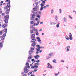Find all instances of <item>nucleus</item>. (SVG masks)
Segmentation results:
<instances>
[{
    "instance_id": "obj_1",
    "label": "nucleus",
    "mask_w": 76,
    "mask_h": 76,
    "mask_svg": "<svg viewBox=\"0 0 76 76\" xmlns=\"http://www.w3.org/2000/svg\"><path fill=\"white\" fill-rule=\"evenodd\" d=\"M31 39H33L31 40V41L30 42H33L31 44V46H32L34 48L35 46L36 45V43L35 42L36 41V39H35V34H32L31 35Z\"/></svg>"
},
{
    "instance_id": "obj_2",
    "label": "nucleus",
    "mask_w": 76,
    "mask_h": 76,
    "mask_svg": "<svg viewBox=\"0 0 76 76\" xmlns=\"http://www.w3.org/2000/svg\"><path fill=\"white\" fill-rule=\"evenodd\" d=\"M5 2H8L7 3V6H5L4 7V9L5 10H7V9H10V0H6L5 1Z\"/></svg>"
},
{
    "instance_id": "obj_3",
    "label": "nucleus",
    "mask_w": 76,
    "mask_h": 76,
    "mask_svg": "<svg viewBox=\"0 0 76 76\" xmlns=\"http://www.w3.org/2000/svg\"><path fill=\"white\" fill-rule=\"evenodd\" d=\"M5 20H4V22H5L6 24H7L8 23V20L9 19V15H7L6 16H5L4 17Z\"/></svg>"
},
{
    "instance_id": "obj_4",
    "label": "nucleus",
    "mask_w": 76,
    "mask_h": 76,
    "mask_svg": "<svg viewBox=\"0 0 76 76\" xmlns=\"http://www.w3.org/2000/svg\"><path fill=\"white\" fill-rule=\"evenodd\" d=\"M31 17L30 18L31 20H34L35 19V14H33V15H32V14H31Z\"/></svg>"
},
{
    "instance_id": "obj_5",
    "label": "nucleus",
    "mask_w": 76,
    "mask_h": 76,
    "mask_svg": "<svg viewBox=\"0 0 76 76\" xmlns=\"http://www.w3.org/2000/svg\"><path fill=\"white\" fill-rule=\"evenodd\" d=\"M26 65L27 66H25L24 68V69H29L30 68V66L29 65V63L28 62L26 63Z\"/></svg>"
},
{
    "instance_id": "obj_6",
    "label": "nucleus",
    "mask_w": 76,
    "mask_h": 76,
    "mask_svg": "<svg viewBox=\"0 0 76 76\" xmlns=\"http://www.w3.org/2000/svg\"><path fill=\"white\" fill-rule=\"evenodd\" d=\"M36 47H37V48H36V50H39V51H40V49H41V48H40V45H36Z\"/></svg>"
},
{
    "instance_id": "obj_7",
    "label": "nucleus",
    "mask_w": 76,
    "mask_h": 76,
    "mask_svg": "<svg viewBox=\"0 0 76 76\" xmlns=\"http://www.w3.org/2000/svg\"><path fill=\"white\" fill-rule=\"evenodd\" d=\"M48 68H49V69H52L53 68V67L50 65L49 63H48Z\"/></svg>"
},
{
    "instance_id": "obj_8",
    "label": "nucleus",
    "mask_w": 76,
    "mask_h": 76,
    "mask_svg": "<svg viewBox=\"0 0 76 76\" xmlns=\"http://www.w3.org/2000/svg\"><path fill=\"white\" fill-rule=\"evenodd\" d=\"M10 8L8 9L7 10L5 11L6 14H9V12H10Z\"/></svg>"
},
{
    "instance_id": "obj_9",
    "label": "nucleus",
    "mask_w": 76,
    "mask_h": 76,
    "mask_svg": "<svg viewBox=\"0 0 76 76\" xmlns=\"http://www.w3.org/2000/svg\"><path fill=\"white\" fill-rule=\"evenodd\" d=\"M24 72L25 73H27L29 72V69H24Z\"/></svg>"
},
{
    "instance_id": "obj_10",
    "label": "nucleus",
    "mask_w": 76,
    "mask_h": 76,
    "mask_svg": "<svg viewBox=\"0 0 76 76\" xmlns=\"http://www.w3.org/2000/svg\"><path fill=\"white\" fill-rule=\"evenodd\" d=\"M36 39L38 40L37 41H38V42H41V39L39 37H37Z\"/></svg>"
},
{
    "instance_id": "obj_11",
    "label": "nucleus",
    "mask_w": 76,
    "mask_h": 76,
    "mask_svg": "<svg viewBox=\"0 0 76 76\" xmlns=\"http://www.w3.org/2000/svg\"><path fill=\"white\" fill-rule=\"evenodd\" d=\"M70 46H67V52H68L70 51Z\"/></svg>"
},
{
    "instance_id": "obj_12",
    "label": "nucleus",
    "mask_w": 76,
    "mask_h": 76,
    "mask_svg": "<svg viewBox=\"0 0 76 76\" xmlns=\"http://www.w3.org/2000/svg\"><path fill=\"white\" fill-rule=\"evenodd\" d=\"M39 57V56L37 55L36 56H34V58H35L36 59H38V58Z\"/></svg>"
},
{
    "instance_id": "obj_13",
    "label": "nucleus",
    "mask_w": 76,
    "mask_h": 76,
    "mask_svg": "<svg viewBox=\"0 0 76 76\" xmlns=\"http://www.w3.org/2000/svg\"><path fill=\"white\" fill-rule=\"evenodd\" d=\"M69 39L70 40H72L73 39V37H72V35L71 34L69 35Z\"/></svg>"
},
{
    "instance_id": "obj_14",
    "label": "nucleus",
    "mask_w": 76,
    "mask_h": 76,
    "mask_svg": "<svg viewBox=\"0 0 76 76\" xmlns=\"http://www.w3.org/2000/svg\"><path fill=\"white\" fill-rule=\"evenodd\" d=\"M8 25L7 24H4L2 25V27L3 28H5L6 26H7Z\"/></svg>"
},
{
    "instance_id": "obj_15",
    "label": "nucleus",
    "mask_w": 76,
    "mask_h": 76,
    "mask_svg": "<svg viewBox=\"0 0 76 76\" xmlns=\"http://www.w3.org/2000/svg\"><path fill=\"white\" fill-rule=\"evenodd\" d=\"M34 53V50H30L29 51V54H32Z\"/></svg>"
},
{
    "instance_id": "obj_16",
    "label": "nucleus",
    "mask_w": 76,
    "mask_h": 76,
    "mask_svg": "<svg viewBox=\"0 0 76 76\" xmlns=\"http://www.w3.org/2000/svg\"><path fill=\"white\" fill-rule=\"evenodd\" d=\"M3 48V43L2 42H0V48Z\"/></svg>"
},
{
    "instance_id": "obj_17",
    "label": "nucleus",
    "mask_w": 76,
    "mask_h": 76,
    "mask_svg": "<svg viewBox=\"0 0 76 76\" xmlns=\"http://www.w3.org/2000/svg\"><path fill=\"white\" fill-rule=\"evenodd\" d=\"M57 23L58 24L56 25V27L57 28H58L59 27V25H60V21H58V22Z\"/></svg>"
},
{
    "instance_id": "obj_18",
    "label": "nucleus",
    "mask_w": 76,
    "mask_h": 76,
    "mask_svg": "<svg viewBox=\"0 0 76 76\" xmlns=\"http://www.w3.org/2000/svg\"><path fill=\"white\" fill-rule=\"evenodd\" d=\"M29 73L30 75H31L30 76H35V75H32V72H29Z\"/></svg>"
},
{
    "instance_id": "obj_19",
    "label": "nucleus",
    "mask_w": 76,
    "mask_h": 76,
    "mask_svg": "<svg viewBox=\"0 0 76 76\" xmlns=\"http://www.w3.org/2000/svg\"><path fill=\"white\" fill-rule=\"evenodd\" d=\"M64 21L65 22H67V19L66 17H64Z\"/></svg>"
},
{
    "instance_id": "obj_20",
    "label": "nucleus",
    "mask_w": 76,
    "mask_h": 76,
    "mask_svg": "<svg viewBox=\"0 0 76 76\" xmlns=\"http://www.w3.org/2000/svg\"><path fill=\"white\" fill-rule=\"evenodd\" d=\"M36 17L38 18H39V19H41V18H40V17H41V15H37Z\"/></svg>"
},
{
    "instance_id": "obj_21",
    "label": "nucleus",
    "mask_w": 76,
    "mask_h": 76,
    "mask_svg": "<svg viewBox=\"0 0 76 76\" xmlns=\"http://www.w3.org/2000/svg\"><path fill=\"white\" fill-rule=\"evenodd\" d=\"M38 10V8L37 7H34L33 8V10L34 11H37Z\"/></svg>"
},
{
    "instance_id": "obj_22",
    "label": "nucleus",
    "mask_w": 76,
    "mask_h": 76,
    "mask_svg": "<svg viewBox=\"0 0 76 76\" xmlns=\"http://www.w3.org/2000/svg\"><path fill=\"white\" fill-rule=\"evenodd\" d=\"M43 9H44V7H41L40 8V11H42V10Z\"/></svg>"
},
{
    "instance_id": "obj_23",
    "label": "nucleus",
    "mask_w": 76,
    "mask_h": 76,
    "mask_svg": "<svg viewBox=\"0 0 76 76\" xmlns=\"http://www.w3.org/2000/svg\"><path fill=\"white\" fill-rule=\"evenodd\" d=\"M44 5H45V4L43 3H41L40 4L41 7H44L43 6H44Z\"/></svg>"
},
{
    "instance_id": "obj_24",
    "label": "nucleus",
    "mask_w": 76,
    "mask_h": 76,
    "mask_svg": "<svg viewBox=\"0 0 76 76\" xmlns=\"http://www.w3.org/2000/svg\"><path fill=\"white\" fill-rule=\"evenodd\" d=\"M57 21H56V20L54 21L53 23V25H56V23H57Z\"/></svg>"
},
{
    "instance_id": "obj_25",
    "label": "nucleus",
    "mask_w": 76,
    "mask_h": 76,
    "mask_svg": "<svg viewBox=\"0 0 76 76\" xmlns=\"http://www.w3.org/2000/svg\"><path fill=\"white\" fill-rule=\"evenodd\" d=\"M4 30H5V31H4V32H5V33H7V29L4 28Z\"/></svg>"
},
{
    "instance_id": "obj_26",
    "label": "nucleus",
    "mask_w": 76,
    "mask_h": 76,
    "mask_svg": "<svg viewBox=\"0 0 76 76\" xmlns=\"http://www.w3.org/2000/svg\"><path fill=\"white\" fill-rule=\"evenodd\" d=\"M1 40H3L4 39V38L2 36H1L0 37Z\"/></svg>"
},
{
    "instance_id": "obj_27",
    "label": "nucleus",
    "mask_w": 76,
    "mask_h": 76,
    "mask_svg": "<svg viewBox=\"0 0 76 76\" xmlns=\"http://www.w3.org/2000/svg\"><path fill=\"white\" fill-rule=\"evenodd\" d=\"M31 58H32V57L29 56L28 57V60H30L31 59Z\"/></svg>"
},
{
    "instance_id": "obj_28",
    "label": "nucleus",
    "mask_w": 76,
    "mask_h": 76,
    "mask_svg": "<svg viewBox=\"0 0 76 76\" xmlns=\"http://www.w3.org/2000/svg\"><path fill=\"white\" fill-rule=\"evenodd\" d=\"M49 56H50V57H51V56H53V53H51L49 54Z\"/></svg>"
},
{
    "instance_id": "obj_29",
    "label": "nucleus",
    "mask_w": 76,
    "mask_h": 76,
    "mask_svg": "<svg viewBox=\"0 0 76 76\" xmlns=\"http://www.w3.org/2000/svg\"><path fill=\"white\" fill-rule=\"evenodd\" d=\"M56 59H54L53 60V63H56Z\"/></svg>"
},
{
    "instance_id": "obj_30",
    "label": "nucleus",
    "mask_w": 76,
    "mask_h": 76,
    "mask_svg": "<svg viewBox=\"0 0 76 76\" xmlns=\"http://www.w3.org/2000/svg\"><path fill=\"white\" fill-rule=\"evenodd\" d=\"M6 33H5L3 35V37H6Z\"/></svg>"
},
{
    "instance_id": "obj_31",
    "label": "nucleus",
    "mask_w": 76,
    "mask_h": 76,
    "mask_svg": "<svg viewBox=\"0 0 76 76\" xmlns=\"http://www.w3.org/2000/svg\"><path fill=\"white\" fill-rule=\"evenodd\" d=\"M36 35L38 36V35H39V33L38 32V31H36Z\"/></svg>"
},
{
    "instance_id": "obj_32",
    "label": "nucleus",
    "mask_w": 76,
    "mask_h": 76,
    "mask_svg": "<svg viewBox=\"0 0 76 76\" xmlns=\"http://www.w3.org/2000/svg\"><path fill=\"white\" fill-rule=\"evenodd\" d=\"M30 33H31V34H33V33H34V31L32 30H30Z\"/></svg>"
},
{
    "instance_id": "obj_33",
    "label": "nucleus",
    "mask_w": 76,
    "mask_h": 76,
    "mask_svg": "<svg viewBox=\"0 0 76 76\" xmlns=\"http://www.w3.org/2000/svg\"><path fill=\"white\" fill-rule=\"evenodd\" d=\"M59 73H60V72H58V73L56 74H55V76H57L59 74Z\"/></svg>"
},
{
    "instance_id": "obj_34",
    "label": "nucleus",
    "mask_w": 76,
    "mask_h": 76,
    "mask_svg": "<svg viewBox=\"0 0 76 76\" xmlns=\"http://www.w3.org/2000/svg\"><path fill=\"white\" fill-rule=\"evenodd\" d=\"M33 30L34 31H38V30L36 28H34V29H33Z\"/></svg>"
},
{
    "instance_id": "obj_35",
    "label": "nucleus",
    "mask_w": 76,
    "mask_h": 76,
    "mask_svg": "<svg viewBox=\"0 0 76 76\" xmlns=\"http://www.w3.org/2000/svg\"><path fill=\"white\" fill-rule=\"evenodd\" d=\"M39 3V2H36L35 4H36V6H37V5Z\"/></svg>"
},
{
    "instance_id": "obj_36",
    "label": "nucleus",
    "mask_w": 76,
    "mask_h": 76,
    "mask_svg": "<svg viewBox=\"0 0 76 76\" xmlns=\"http://www.w3.org/2000/svg\"><path fill=\"white\" fill-rule=\"evenodd\" d=\"M37 50V51L36 52V54H38V53H39V52H38V51H39V50Z\"/></svg>"
},
{
    "instance_id": "obj_37",
    "label": "nucleus",
    "mask_w": 76,
    "mask_h": 76,
    "mask_svg": "<svg viewBox=\"0 0 76 76\" xmlns=\"http://www.w3.org/2000/svg\"><path fill=\"white\" fill-rule=\"evenodd\" d=\"M30 23L31 24H33L34 23V21H30Z\"/></svg>"
},
{
    "instance_id": "obj_38",
    "label": "nucleus",
    "mask_w": 76,
    "mask_h": 76,
    "mask_svg": "<svg viewBox=\"0 0 76 76\" xmlns=\"http://www.w3.org/2000/svg\"><path fill=\"white\" fill-rule=\"evenodd\" d=\"M53 12H54V11L52 9L51 10V13H53Z\"/></svg>"
},
{
    "instance_id": "obj_39",
    "label": "nucleus",
    "mask_w": 76,
    "mask_h": 76,
    "mask_svg": "<svg viewBox=\"0 0 76 76\" xmlns=\"http://www.w3.org/2000/svg\"><path fill=\"white\" fill-rule=\"evenodd\" d=\"M31 50H32L33 51H34V48H31Z\"/></svg>"
},
{
    "instance_id": "obj_40",
    "label": "nucleus",
    "mask_w": 76,
    "mask_h": 76,
    "mask_svg": "<svg viewBox=\"0 0 76 76\" xmlns=\"http://www.w3.org/2000/svg\"><path fill=\"white\" fill-rule=\"evenodd\" d=\"M34 66L35 68H38V65H35Z\"/></svg>"
},
{
    "instance_id": "obj_41",
    "label": "nucleus",
    "mask_w": 76,
    "mask_h": 76,
    "mask_svg": "<svg viewBox=\"0 0 76 76\" xmlns=\"http://www.w3.org/2000/svg\"><path fill=\"white\" fill-rule=\"evenodd\" d=\"M42 3H44V4H45V1H44V0H42Z\"/></svg>"
},
{
    "instance_id": "obj_42",
    "label": "nucleus",
    "mask_w": 76,
    "mask_h": 76,
    "mask_svg": "<svg viewBox=\"0 0 76 76\" xmlns=\"http://www.w3.org/2000/svg\"><path fill=\"white\" fill-rule=\"evenodd\" d=\"M35 68V66H32L31 67V69H34Z\"/></svg>"
},
{
    "instance_id": "obj_43",
    "label": "nucleus",
    "mask_w": 76,
    "mask_h": 76,
    "mask_svg": "<svg viewBox=\"0 0 76 76\" xmlns=\"http://www.w3.org/2000/svg\"><path fill=\"white\" fill-rule=\"evenodd\" d=\"M2 32H3V30L0 31V34L1 35H2V34H2Z\"/></svg>"
},
{
    "instance_id": "obj_44",
    "label": "nucleus",
    "mask_w": 76,
    "mask_h": 76,
    "mask_svg": "<svg viewBox=\"0 0 76 76\" xmlns=\"http://www.w3.org/2000/svg\"><path fill=\"white\" fill-rule=\"evenodd\" d=\"M34 15H37V12H34Z\"/></svg>"
},
{
    "instance_id": "obj_45",
    "label": "nucleus",
    "mask_w": 76,
    "mask_h": 76,
    "mask_svg": "<svg viewBox=\"0 0 76 76\" xmlns=\"http://www.w3.org/2000/svg\"><path fill=\"white\" fill-rule=\"evenodd\" d=\"M69 18H70L71 19H72V17H71V16L69 15Z\"/></svg>"
},
{
    "instance_id": "obj_46",
    "label": "nucleus",
    "mask_w": 76,
    "mask_h": 76,
    "mask_svg": "<svg viewBox=\"0 0 76 76\" xmlns=\"http://www.w3.org/2000/svg\"><path fill=\"white\" fill-rule=\"evenodd\" d=\"M35 19L37 21H38V19L37 18H36Z\"/></svg>"
},
{
    "instance_id": "obj_47",
    "label": "nucleus",
    "mask_w": 76,
    "mask_h": 76,
    "mask_svg": "<svg viewBox=\"0 0 76 76\" xmlns=\"http://www.w3.org/2000/svg\"><path fill=\"white\" fill-rule=\"evenodd\" d=\"M50 25H53V22H50Z\"/></svg>"
},
{
    "instance_id": "obj_48",
    "label": "nucleus",
    "mask_w": 76,
    "mask_h": 76,
    "mask_svg": "<svg viewBox=\"0 0 76 76\" xmlns=\"http://www.w3.org/2000/svg\"><path fill=\"white\" fill-rule=\"evenodd\" d=\"M31 27H32V29H34L35 28V27H33V26H32Z\"/></svg>"
},
{
    "instance_id": "obj_49",
    "label": "nucleus",
    "mask_w": 76,
    "mask_h": 76,
    "mask_svg": "<svg viewBox=\"0 0 76 76\" xmlns=\"http://www.w3.org/2000/svg\"><path fill=\"white\" fill-rule=\"evenodd\" d=\"M39 14L40 15H41V12L39 11Z\"/></svg>"
},
{
    "instance_id": "obj_50",
    "label": "nucleus",
    "mask_w": 76,
    "mask_h": 76,
    "mask_svg": "<svg viewBox=\"0 0 76 76\" xmlns=\"http://www.w3.org/2000/svg\"><path fill=\"white\" fill-rule=\"evenodd\" d=\"M36 63H39V60H38L36 61Z\"/></svg>"
},
{
    "instance_id": "obj_51",
    "label": "nucleus",
    "mask_w": 76,
    "mask_h": 76,
    "mask_svg": "<svg viewBox=\"0 0 76 76\" xmlns=\"http://www.w3.org/2000/svg\"><path fill=\"white\" fill-rule=\"evenodd\" d=\"M28 56L29 57H32V56H32V55L31 54H29L28 55Z\"/></svg>"
},
{
    "instance_id": "obj_52",
    "label": "nucleus",
    "mask_w": 76,
    "mask_h": 76,
    "mask_svg": "<svg viewBox=\"0 0 76 76\" xmlns=\"http://www.w3.org/2000/svg\"><path fill=\"white\" fill-rule=\"evenodd\" d=\"M66 39H67V40H69V37L67 38H66Z\"/></svg>"
},
{
    "instance_id": "obj_53",
    "label": "nucleus",
    "mask_w": 76,
    "mask_h": 76,
    "mask_svg": "<svg viewBox=\"0 0 76 76\" xmlns=\"http://www.w3.org/2000/svg\"><path fill=\"white\" fill-rule=\"evenodd\" d=\"M35 60V59L33 58L31 59V61H34Z\"/></svg>"
},
{
    "instance_id": "obj_54",
    "label": "nucleus",
    "mask_w": 76,
    "mask_h": 76,
    "mask_svg": "<svg viewBox=\"0 0 76 76\" xmlns=\"http://www.w3.org/2000/svg\"><path fill=\"white\" fill-rule=\"evenodd\" d=\"M59 11H60L59 12L61 13V9H59Z\"/></svg>"
},
{
    "instance_id": "obj_55",
    "label": "nucleus",
    "mask_w": 76,
    "mask_h": 76,
    "mask_svg": "<svg viewBox=\"0 0 76 76\" xmlns=\"http://www.w3.org/2000/svg\"><path fill=\"white\" fill-rule=\"evenodd\" d=\"M68 37H69L67 35H66L65 36V38H68Z\"/></svg>"
},
{
    "instance_id": "obj_56",
    "label": "nucleus",
    "mask_w": 76,
    "mask_h": 76,
    "mask_svg": "<svg viewBox=\"0 0 76 76\" xmlns=\"http://www.w3.org/2000/svg\"><path fill=\"white\" fill-rule=\"evenodd\" d=\"M2 16H5L4 14V13H2Z\"/></svg>"
},
{
    "instance_id": "obj_57",
    "label": "nucleus",
    "mask_w": 76,
    "mask_h": 76,
    "mask_svg": "<svg viewBox=\"0 0 76 76\" xmlns=\"http://www.w3.org/2000/svg\"><path fill=\"white\" fill-rule=\"evenodd\" d=\"M40 51H39V53H41V52H42V50H39Z\"/></svg>"
},
{
    "instance_id": "obj_58",
    "label": "nucleus",
    "mask_w": 76,
    "mask_h": 76,
    "mask_svg": "<svg viewBox=\"0 0 76 76\" xmlns=\"http://www.w3.org/2000/svg\"><path fill=\"white\" fill-rule=\"evenodd\" d=\"M46 7H49V6H50V5L48 4L47 5H46Z\"/></svg>"
},
{
    "instance_id": "obj_59",
    "label": "nucleus",
    "mask_w": 76,
    "mask_h": 76,
    "mask_svg": "<svg viewBox=\"0 0 76 76\" xmlns=\"http://www.w3.org/2000/svg\"><path fill=\"white\" fill-rule=\"evenodd\" d=\"M2 5H3L2 3H1L0 2V6H2Z\"/></svg>"
},
{
    "instance_id": "obj_60",
    "label": "nucleus",
    "mask_w": 76,
    "mask_h": 76,
    "mask_svg": "<svg viewBox=\"0 0 76 76\" xmlns=\"http://www.w3.org/2000/svg\"><path fill=\"white\" fill-rule=\"evenodd\" d=\"M40 47V48H44V47Z\"/></svg>"
},
{
    "instance_id": "obj_61",
    "label": "nucleus",
    "mask_w": 76,
    "mask_h": 76,
    "mask_svg": "<svg viewBox=\"0 0 76 76\" xmlns=\"http://www.w3.org/2000/svg\"><path fill=\"white\" fill-rule=\"evenodd\" d=\"M34 72H37V69H35L34 70Z\"/></svg>"
},
{
    "instance_id": "obj_62",
    "label": "nucleus",
    "mask_w": 76,
    "mask_h": 76,
    "mask_svg": "<svg viewBox=\"0 0 76 76\" xmlns=\"http://www.w3.org/2000/svg\"><path fill=\"white\" fill-rule=\"evenodd\" d=\"M28 62H29V63H31V61L29 60H28Z\"/></svg>"
},
{
    "instance_id": "obj_63",
    "label": "nucleus",
    "mask_w": 76,
    "mask_h": 76,
    "mask_svg": "<svg viewBox=\"0 0 76 76\" xmlns=\"http://www.w3.org/2000/svg\"><path fill=\"white\" fill-rule=\"evenodd\" d=\"M37 23H38L37 24H39V20L37 22Z\"/></svg>"
},
{
    "instance_id": "obj_64",
    "label": "nucleus",
    "mask_w": 76,
    "mask_h": 76,
    "mask_svg": "<svg viewBox=\"0 0 76 76\" xmlns=\"http://www.w3.org/2000/svg\"><path fill=\"white\" fill-rule=\"evenodd\" d=\"M40 24H43V22H41L40 23Z\"/></svg>"
}]
</instances>
